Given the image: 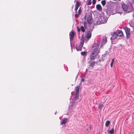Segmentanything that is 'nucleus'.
Masks as SVG:
<instances>
[{"instance_id":"29","label":"nucleus","mask_w":134,"mask_h":134,"mask_svg":"<svg viewBox=\"0 0 134 134\" xmlns=\"http://www.w3.org/2000/svg\"><path fill=\"white\" fill-rule=\"evenodd\" d=\"M79 14H75V18H78L79 17Z\"/></svg>"},{"instance_id":"20","label":"nucleus","mask_w":134,"mask_h":134,"mask_svg":"<svg viewBox=\"0 0 134 134\" xmlns=\"http://www.w3.org/2000/svg\"><path fill=\"white\" fill-rule=\"evenodd\" d=\"M81 31L82 32H84L85 31V30L84 27L82 26L80 28Z\"/></svg>"},{"instance_id":"17","label":"nucleus","mask_w":134,"mask_h":134,"mask_svg":"<svg viewBox=\"0 0 134 134\" xmlns=\"http://www.w3.org/2000/svg\"><path fill=\"white\" fill-rule=\"evenodd\" d=\"M79 86H77L76 87L75 90L76 91V93H79Z\"/></svg>"},{"instance_id":"19","label":"nucleus","mask_w":134,"mask_h":134,"mask_svg":"<svg viewBox=\"0 0 134 134\" xmlns=\"http://www.w3.org/2000/svg\"><path fill=\"white\" fill-rule=\"evenodd\" d=\"M110 121H107L105 124V126L107 127H108L109 126L110 124Z\"/></svg>"},{"instance_id":"4","label":"nucleus","mask_w":134,"mask_h":134,"mask_svg":"<svg viewBox=\"0 0 134 134\" xmlns=\"http://www.w3.org/2000/svg\"><path fill=\"white\" fill-rule=\"evenodd\" d=\"M87 21L89 24L91 25L92 24V23L93 21V19L90 15H88L87 17Z\"/></svg>"},{"instance_id":"21","label":"nucleus","mask_w":134,"mask_h":134,"mask_svg":"<svg viewBox=\"0 0 134 134\" xmlns=\"http://www.w3.org/2000/svg\"><path fill=\"white\" fill-rule=\"evenodd\" d=\"M101 3L102 4V5L103 6H104L106 3V1L105 0L102 1H101Z\"/></svg>"},{"instance_id":"7","label":"nucleus","mask_w":134,"mask_h":134,"mask_svg":"<svg viewBox=\"0 0 134 134\" xmlns=\"http://www.w3.org/2000/svg\"><path fill=\"white\" fill-rule=\"evenodd\" d=\"M68 121V119L64 118L61 121L60 125H62L63 124H65Z\"/></svg>"},{"instance_id":"27","label":"nucleus","mask_w":134,"mask_h":134,"mask_svg":"<svg viewBox=\"0 0 134 134\" xmlns=\"http://www.w3.org/2000/svg\"><path fill=\"white\" fill-rule=\"evenodd\" d=\"M86 54V53L85 52H81V54L82 55H85Z\"/></svg>"},{"instance_id":"8","label":"nucleus","mask_w":134,"mask_h":134,"mask_svg":"<svg viewBox=\"0 0 134 134\" xmlns=\"http://www.w3.org/2000/svg\"><path fill=\"white\" fill-rule=\"evenodd\" d=\"M122 8L124 10L125 12L127 11L128 6L124 3H123L122 6Z\"/></svg>"},{"instance_id":"16","label":"nucleus","mask_w":134,"mask_h":134,"mask_svg":"<svg viewBox=\"0 0 134 134\" xmlns=\"http://www.w3.org/2000/svg\"><path fill=\"white\" fill-rule=\"evenodd\" d=\"M87 37L88 38H90L91 36V34L90 32H88L86 34Z\"/></svg>"},{"instance_id":"2","label":"nucleus","mask_w":134,"mask_h":134,"mask_svg":"<svg viewBox=\"0 0 134 134\" xmlns=\"http://www.w3.org/2000/svg\"><path fill=\"white\" fill-rule=\"evenodd\" d=\"M130 29L127 27H126L124 29L126 33V37L127 38H129L130 36Z\"/></svg>"},{"instance_id":"6","label":"nucleus","mask_w":134,"mask_h":134,"mask_svg":"<svg viewBox=\"0 0 134 134\" xmlns=\"http://www.w3.org/2000/svg\"><path fill=\"white\" fill-rule=\"evenodd\" d=\"M84 35L82 34L81 36V41L80 44L81 47H83L85 39L84 38Z\"/></svg>"},{"instance_id":"15","label":"nucleus","mask_w":134,"mask_h":134,"mask_svg":"<svg viewBox=\"0 0 134 134\" xmlns=\"http://www.w3.org/2000/svg\"><path fill=\"white\" fill-rule=\"evenodd\" d=\"M83 47H81L80 45H79L78 46H77L76 47V49L77 51H81V49Z\"/></svg>"},{"instance_id":"35","label":"nucleus","mask_w":134,"mask_h":134,"mask_svg":"<svg viewBox=\"0 0 134 134\" xmlns=\"http://www.w3.org/2000/svg\"><path fill=\"white\" fill-rule=\"evenodd\" d=\"M84 18L85 19H86V15H85V16H84Z\"/></svg>"},{"instance_id":"1","label":"nucleus","mask_w":134,"mask_h":134,"mask_svg":"<svg viewBox=\"0 0 134 134\" xmlns=\"http://www.w3.org/2000/svg\"><path fill=\"white\" fill-rule=\"evenodd\" d=\"M98 47V45H97L96 47L91 52L90 56V58L91 60L94 59L98 55L99 52Z\"/></svg>"},{"instance_id":"3","label":"nucleus","mask_w":134,"mask_h":134,"mask_svg":"<svg viewBox=\"0 0 134 134\" xmlns=\"http://www.w3.org/2000/svg\"><path fill=\"white\" fill-rule=\"evenodd\" d=\"M75 32L72 30L69 33L70 39V40H72L74 39L75 35Z\"/></svg>"},{"instance_id":"23","label":"nucleus","mask_w":134,"mask_h":134,"mask_svg":"<svg viewBox=\"0 0 134 134\" xmlns=\"http://www.w3.org/2000/svg\"><path fill=\"white\" fill-rule=\"evenodd\" d=\"M81 13H82V10H81V7H80V8L78 10V14H79L80 15Z\"/></svg>"},{"instance_id":"10","label":"nucleus","mask_w":134,"mask_h":134,"mask_svg":"<svg viewBox=\"0 0 134 134\" xmlns=\"http://www.w3.org/2000/svg\"><path fill=\"white\" fill-rule=\"evenodd\" d=\"M118 36H117L116 34L114 32V34L112 36V37L111 38V40H114L116 39L117 37Z\"/></svg>"},{"instance_id":"12","label":"nucleus","mask_w":134,"mask_h":134,"mask_svg":"<svg viewBox=\"0 0 134 134\" xmlns=\"http://www.w3.org/2000/svg\"><path fill=\"white\" fill-rule=\"evenodd\" d=\"M97 9L99 11H101L102 10V8L101 5L100 4H98L96 5Z\"/></svg>"},{"instance_id":"36","label":"nucleus","mask_w":134,"mask_h":134,"mask_svg":"<svg viewBox=\"0 0 134 134\" xmlns=\"http://www.w3.org/2000/svg\"><path fill=\"white\" fill-rule=\"evenodd\" d=\"M98 0V1H100L101 0Z\"/></svg>"},{"instance_id":"30","label":"nucleus","mask_w":134,"mask_h":134,"mask_svg":"<svg viewBox=\"0 0 134 134\" xmlns=\"http://www.w3.org/2000/svg\"><path fill=\"white\" fill-rule=\"evenodd\" d=\"M77 30L79 32H80V28H79V27L78 26H77Z\"/></svg>"},{"instance_id":"5","label":"nucleus","mask_w":134,"mask_h":134,"mask_svg":"<svg viewBox=\"0 0 134 134\" xmlns=\"http://www.w3.org/2000/svg\"><path fill=\"white\" fill-rule=\"evenodd\" d=\"M99 20L102 23H105L107 21V20L103 16H101L99 19Z\"/></svg>"},{"instance_id":"13","label":"nucleus","mask_w":134,"mask_h":134,"mask_svg":"<svg viewBox=\"0 0 134 134\" xmlns=\"http://www.w3.org/2000/svg\"><path fill=\"white\" fill-rule=\"evenodd\" d=\"M116 34L118 36H119L120 37L123 35V33L121 31L119 30L118 31L117 33Z\"/></svg>"},{"instance_id":"26","label":"nucleus","mask_w":134,"mask_h":134,"mask_svg":"<svg viewBox=\"0 0 134 134\" xmlns=\"http://www.w3.org/2000/svg\"><path fill=\"white\" fill-rule=\"evenodd\" d=\"M86 24H87L86 22L85 21H84L83 24L84 25V26L85 28H86L87 27Z\"/></svg>"},{"instance_id":"34","label":"nucleus","mask_w":134,"mask_h":134,"mask_svg":"<svg viewBox=\"0 0 134 134\" xmlns=\"http://www.w3.org/2000/svg\"><path fill=\"white\" fill-rule=\"evenodd\" d=\"M132 3L134 4V0H132Z\"/></svg>"},{"instance_id":"11","label":"nucleus","mask_w":134,"mask_h":134,"mask_svg":"<svg viewBox=\"0 0 134 134\" xmlns=\"http://www.w3.org/2000/svg\"><path fill=\"white\" fill-rule=\"evenodd\" d=\"M107 42V38L105 37L102 40V45H104L105 43Z\"/></svg>"},{"instance_id":"25","label":"nucleus","mask_w":134,"mask_h":134,"mask_svg":"<svg viewBox=\"0 0 134 134\" xmlns=\"http://www.w3.org/2000/svg\"><path fill=\"white\" fill-rule=\"evenodd\" d=\"M103 104H99V105L98 107V109H102V108L103 107Z\"/></svg>"},{"instance_id":"22","label":"nucleus","mask_w":134,"mask_h":134,"mask_svg":"<svg viewBox=\"0 0 134 134\" xmlns=\"http://www.w3.org/2000/svg\"><path fill=\"white\" fill-rule=\"evenodd\" d=\"M114 132V128H112L111 130L109 131V133L110 134H113Z\"/></svg>"},{"instance_id":"9","label":"nucleus","mask_w":134,"mask_h":134,"mask_svg":"<svg viewBox=\"0 0 134 134\" xmlns=\"http://www.w3.org/2000/svg\"><path fill=\"white\" fill-rule=\"evenodd\" d=\"M80 5V3L79 2L77 1L76 2V3L75 6V11L77 12V10L79 6Z\"/></svg>"},{"instance_id":"18","label":"nucleus","mask_w":134,"mask_h":134,"mask_svg":"<svg viewBox=\"0 0 134 134\" xmlns=\"http://www.w3.org/2000/svg\"><path fill=\"white\" fill-rule=\"evenodd\" d=\"M79 96V93H76L75 96V99L76 100L77 99Z\"/></svg>"},{"instance_id":"31","label":"nucleus","mask_w":134,"mask_h":134,"mask_svg":"<svg viewBox=\"0 0 134 134\" xmlns=\"http://www.w3.org/2000/svg\"><path fill=\"white\" fill-rule=\"evenodd\" d=\"M113 63H111H111L110 66H111V68H112L113 66Z\"/></svg>"},{"instance_id":"32","label":"nucleus","mask_w":134,"mask_h":134,"mask_svg":"<svg viewBox=\"0 0 134 134\" xmlns=\"http://www.w3.org/2000/svg\"><path fill=\"white\" fill-rule=\"evenodd\" d=\"M81 82H83L84 81V79L83 78H82L81 80Z\"/></svg>"},{"instance_id":"14","label":"nucleus","mask_w":134,"mask_h":134,"mask_svg":"<svg viewBox=\"0 0 134 134\" xmlns=\"http://www.w3.org/2000/svg\"><path fill=\"white\" fill-rule=\"evenodd\" d=\"M95 64H97L96 62L94 61L92 62L91 63V64L90 65V67H91L92 69V68L94 67Z\"/></svg>"},{"instance_id":"33","label":"nucleus","mask_w":134,"mask_h":134,"mask_svg":"<svg viewBox=\"0 0 134 134\" xmlns=\"http://www.w3.org/2000/svg\"><path fill=\"white\" fill-rule=\"evenodd\" d=\"M114 59H112L111 60V63H113L114 62Z\"/></svg>"},{"instance_id":"28","label":"nucleus","mask_w":134,"mask_h":134,"mask_svg":"<svg viewBox=\"0 0 134 134\" xmlns=\"http://www.w3.org/2000/svg\"><path fill=\"white\" fill-rule=\"evenodd\" d=\"M96 0H93L92 2V4L93 5H94L95 4L96 2Z\"/></svg>"},{"instance_id":"24","label":"nucleus","mask_w":134,"mask_h":134,"mask_svg":"<svg viewBox=\"0 0 134 134\" xmlns=\"http://www.w3.org/2000/svg\"><path fill=\"white\" fill-rule=\"evenodd\" d=\"M91 1H87V5H90L91 4Z\"/></svg>"}]
</instances>
